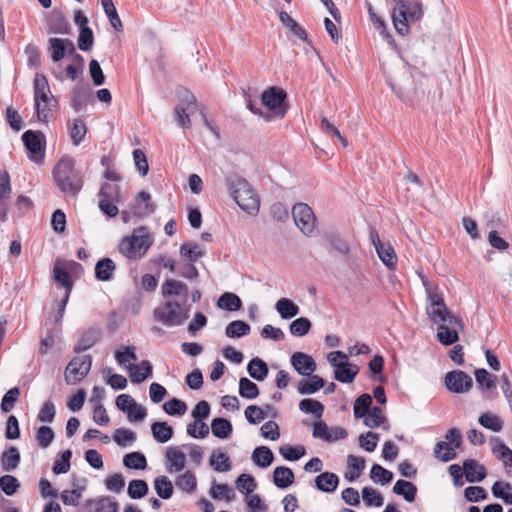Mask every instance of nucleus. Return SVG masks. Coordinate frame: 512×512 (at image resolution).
Masks as SVG:
<instances>
[{
    "label": "nucleus",
    "mask_w": 512,
    "mask_h": 512,
    "mask_svg": "<svg viewBox=\"0 0 512 512\" xmlns=\"http://www.w3.org/2000/svg\"><path fill=\"white\" fill-rule=\"evenodd\" d=\"M372 404V397L369 394L360 395L354 402V416L355 418H364L370 409Z\"/></svg>",
    "instance_id": "51"
},
{
    "label": "nucleus",
    "mask_w": 512,
    "mask_h": 512,
    "mask_svg": "<svg viewBox=\"0 0 512 512\" xmlns=\"http://www.w3.org/2000/svg\"><path fill=\"white\" fill-rule=\"evenodd\" d=\"M52 98L47 78L45 75L37 73L34 78L35 108L39 109L41 103L45 105L50 103Z\"/></svg>",
    "instance_id": "20"
},
{
    "label": "nucleus",
    "mask_w": 512,
    "mask_h": 512,
    "mask_svg": "<svg viewBox=\"0 0 512 512\" xmlns=\"http://www.w3.org/2000/svg\"><path fill=\"white\" fill-rule=\"evenodd\" d=\"M339 477L332 472H323L315 478V486L322 492L332 493L337 489Z\"/></svg>",
    "instance_id": "23"
},
{
    "label": "nucleus",
    "mask_w": 512,
    "mask_h": 512,
    "mask_svg": "<svg viewBox=\"0 0 512 512\" xmlns=\"http://www.w3.org/2000/svg\"><path fill=\"white\" fill-rule=\"evenodd\" d=\"M377 243L379 244V247L376 249L378 257L389 270H394L397 264V256L393 247L390 244H384L381 241H378Z\"/></svg>",
    "instance_id": "26"
},
{
    "label": "nucleus",
    "mask_w": 512,
    "mask_h": 512,
    "mask_svg": "<svg viewBox=\"0 0 512 512\" xmlns=\"http://www.w3.org/2000/svg\"><path fill=\"white\" fill-rule=\"evenodd\" d=\"M78 48L82 51H89L94 45L93 32L89 27H82L78 36Z\"/></svg>",
    "instance_id": "63"
},
{
    "label": "nucleus",
    "mask_w": 512,
    "mask_h": 512,
    "mask_svg": "<svg viewBox=\"0 0 512 512\" xmlns=\"http://www.w3.org/2000/svg\"><path fill=\"white\" fill-rule=\"evenodd\" d=\"M491 490L494 497L502 499L505 504L512 505V485L509 482L496 481Z\"/></svg>",
    "instance_id": "40"
},
{
    "label": "nucleus",
    "mask_w": 512,
    "mask_h": 512,
    "mask_svg": "<svg viewBox=\"0 0 512 512\" xmlns=\"http://www.w3.org/2000/svg\"><path fill=\"white\" fill-rule=\"evenodd\" d=\"M53 176L58 188L66 195H76L83 186L81 174L74 169V161L61 158L54 167Z\"/></svg>",
    "instance_id": "3"
},
{
    "label": "nucleus",
    "mask_w": 512,
    "mask_h": 512,
    "mask_svg": "<svg viewBox=\"0 0 512 512\" xmlns=\"http://www.w3.org/2000/svg\"><path fill=\"white\" fill-rule=\"evenodd\" d=\"M177 96L179 99L175 107L177 122L180 127L188 129L191 126L190 117L195 114L198 109L197 100L194 94L185 88L179 89Z\"/></svg>",
    "instance_id": "8"
},
{
    "label": "nucleus",
    "mask_w": 512,
    "mask_h": 512,
    "mask_svg": "<svg viewBox=\"0 0 512 512\" xmlns=\"http://www.w3.org/2000/svg\"><path fill=\"white\" fill-rule=\"evenodd\" d=\"M113 439L119 446L127 447L135 441L136 435L129 429L119 428L115 431Z\"/></svg>",
    "instance_id": "64"
},
{
    "label": "nucleus",
    "mask_w": 512,
    "mask_h": 512,
    "mask_svg": "<svg viewBox=\"0 0 512 512\" xmlns=\"http://www.w3.org/2000/svg\"><path fill=\"white\" fill-rule=\"evenodd\" d=\"M295 476L289 467L278 466L273 472V482L276 487L285 489L294 483Z\"/></svg>",
    "instance_id": "24"
},
{
    "label": "nucleus",
    "mask_w": 512,
    "mask_h": 512,
    "mask_svg": "<svg viewBox=\"0 0 512 512\" xmlns=\"http://www.w3.org/2000/svg\"><path fill=\"white\" fill-rule=\"evenodd\" d=\"M287 98L286 92L277 87H269L263 91L261 95V102L270 110L272 120L275 118H283L287 112L285 100Z\"/></svg>",
    "instance_id": "9"
},
{
    "label": "nucleus",
    "mask_w": 512,
    "mask_h": 512,
    "mask_svg": "<svg viewBox=\"0 0 512 512\" xmlns=\"http://www.w3.org/2000/svg\"><path fill=\"white\" fill-rule=\"evenodd\" d=\"M20 459L19 450L16 447L11 446L9 449L4 451L1 456L0 462L2 469L8 472L15 470L20 463Z\"/></svg>",
    "instance_id": "32"
},
{
    "label": "nucleus",
    "mask_w": 512,
    "mask_h": 512,
    "mask_svg": "<svg viewBox=\"0 0 512 512\" xmlns=\"http://www.w3.org/2000/svg\"><path fill=\"white\" fill-rule=\"evenodd\" d=\"M217 306L226 311H237L241 309L242 301L238 295L231 292H225L219 297Z\"/></svg>",
    "instance_id": "35"
},
{
    "label": "nucleus",
    "mask_w": 512,
    "mask_h": 512,
    "mask_svg": "<svg viewBox=\"0 0 512 512\" xmlns=\"http://www.w3.org/2000/svg\"><path fill=\"white\" fill-rule=\"evenodd\" d=\"M391 18L396 32L401 36L410 33V24L418 22L424 15V8L419 1L392 0Z\"/></svg>",
    "instance_id": "2"
},
{
    "label": "nucleus",
    "mask_w": 512,
    "mask_h": 512,
    "mask_svg": "<svg viewBox=\"0 0 512 512\" xmlns=\"http://www.w3.org/2000/svg\"><path fill=\"white\" fill-rule=\"evenodd\" d=\"M229 192L238 206L250 215H256L259 211L260 201L247 180L240 177L227 179Z\"/></svg>",
    "instance_id": "4"
},
{
    "label": "nucleus",
    "mask_w": 512,
    "mask_h": 512,
    "mask_svg": "<svg viewBox=\"0 0 512 512\" xmlns=\"http://www.w3.org/2000/svg\"><path fill=\"white\" fill-rule=\"evenodd\" d=\"M393 492L403 496L407 502H413L417 494V487L410 481L398 480L393 487Z\"/></svg>",
    "instance_id": "34"
},
{
    "label": "nucleus",
    "mask_w": 512,
    "mask_h": 512,
    "mask_svg": "<svg viewBox=\"0 0 512 512\" xmlns=\"http://www.w3.org/2000/svg\"><path fill=\"white\" fill-rule=\"evenodd\" d=\"M166 469L169 473L181 472L186 465V455L178 446H169L165 452Z\"/></svg>",
    "instance_id": "19"
},
{
    "label": "nucleus",
    "mask_w": 512,
    "mask_h": 512,
    "mask_svg": "<svg viewBox=\"0 0 512 512\" xmlns=\"http://www.w3.org/2000/svg\"><path fill=\"white\" fill-rule=\"evenodd\" d=\"M329 364L335 368L334 378L341 383H351L359 373L356 364L348 362V355L342 351H332L327 355Z\"/></svg>",
    "instance_id": "7"
},
{
    "label": "nucleus",
    "mask_w": 512,
    "mask_h": 512,
    "mask_svg": "<svg viewBox=\"0 0 512 512\" xmlns=\"http://www.w3.org/2000/svg\"><path fill=\"white\" fill-rule=\"evenodd\" d=\"M299 410L305 414H312L320 419L324 413V405L318 400L304 398L299 402Z\"/></svg>",
    "instance_id": "36"
},
{
    "label": "nucleus",
    "mask_w": 512,
    "mask_h": 512,
    "mask_svg": "<svg viewBox=\"0 0 512 512\" xmlns=\"http://www.w3.org/2000/svg\"><path fill=\"white\" fill-rule=\"evenodd\" d=\"M127 493L132 499L143 498L148 493V484L142 479H133L129 482Z\"/></svg>",
    "instance_id": "52"
},
{
    "label": "nucleus",
    "mask_w": 512,
    "mask_h": 512,
    "mask_svg": "<svg viewBox=\"0 0 512 512\" xmlns=\"http://www.w3.org/2000/svg\"><path fill=\"white\" fill-rule=\"evenodd\" d=\"M116 406L119 410L126 412L128 419L132 422L142 421L146 417V410L128 394L119 395L116 398Z\"/></svg>",
    "instance_id": "13"
},
{
    "label": "nucleus",
    "mask_w": 512,
    "mask_h": 512,
    "mask_svg": "<svg viewBox=\"0 0 512 512\" xmlns=\"http://www.w3.org/2000/svg\"><path fill=\"white\" fill-rule=\"evenodd\" d=\"M187 434L193 438H205L209 434V427L205 422L195 419L187 425Z\"/></svg>",
    "instance_id": "62"
},
{
    "label": "nucleus",
    "mask_w": 512,
    "mask_h": 512,
    "mask_svg": "<svg viewBox=\"0 0 512 512\" xmlns=\"http://www.w3.org/2000/svg\"><path fill=\"white\" fill-rule=\"evenodd\" d=\"M251 327L242 320H234L230 322L225 329V334L229 338H240L250 333Z\"/></svg>",
    "instance_id": "39"
},
{
    "label": "nucleus",
    "mask_w": 512,
    "mask_h": 512,
    "mask_svg": "<svg viewBox=\"0 0 512 512\" xmlns=\"http://www.w3.org/2000/svg\"><path fill=\"white\" fill-rule=\"evenodd\" d=\"M296 226L303 234L311 236L316 229V217L313 210L305 203H297L292 208Z\"/></svg>",
    "instance_id": "11"
},
{
    "label": "nucleus",
    "mask_w": 512,
    "mask_h": 512,
    "mask_svg": "<svg viewBox=\"0 0 512 512\" xmlns=\"http://www.w3.org/2000/svg\"><path fill=\"white\" fill-rule=\"evenodd\" d=\"M175 485L184 492L192 493L197 486L196 476L191 471H186L176 478Z\"/></svg>",
    "instance_id": "43"
},
{
    "label": "nucleus",
    "mask_w": 512,
    "mask_h": 512,
    "mask_svg": "<svg viewBox=\"0 0 512 512\" xmlns=\"http://www.w3.org/2000/svg\"><path fill=\"white\" fill-rule=\"evenodd\" d=\"M123 349V351H116L115 358L119 365L128 369V367L135 365V362L137 361V355L135 353V348L132 346H126L123 347Z\"/></svg>",
    "instance_id": "47"
},
{
    "label": "nucleus",
    "mask_w": 512,
    "mask_h": 512,
    "mask_svg": "<svg viewBox=\"0 0 512 512\" xmlns=\"http://www.w3.org/2000/svg\"><path fill=\"white\" fill-rule=\"evenodd\" d=\"M478 422L482 427L493 432H500L503 428L502 419L499 416L488 412L480 415Z\"/></svg>",
    "instance_id": "44"
},
{
    "label": "nucleus",
    "mask_w": 512,
    "mask_h": 512,
    "mask_svg": "<svg viewBox=\"0 0 512 512\" xmlns=\"http://www.w3.org/2000/svg\"><path fill=\"white\" fill-rule=\"evenodd\" d=\"M211 430L215 437L226 439L232 433L233 427L231 422L225 418H214L211 422Z\"/></svg>",
    "instance_id": "37"
},
{
    "label": "nucleus",
    "mask_w": 512,
    "mask_h": 512,
    "mask_svg": "<svg viewBox=\"0 0 512 512\" xmlns=\"http://www.w3.org/2000/svg\"><path fill=\"white\" fill-rule=\"evenodd\" d=\"M92 366L91 355L73 358L67 365L65 370V382L68 385H74L84 379L89 373Z\"/></svg>",
    "instance_id": "10"
},
{
    "label": "nucleus",
    "mask_w": 512,
    "mask_h": 512,
    "mask_svg": "<svg viewBox=\"0 0 512 512\" xmlns=\"http://www.w3.org/2000/svg\"><path fill=\"white\" fill-rule=\"evenodd\" d=\"M100 338V332L98 329H88L85 332H83L80 340L78 341L77 345L74 347L75 353H82L86 350L90 349L95 345V343Z\"/></svg>",
    "instance_id": "25"
},
{
    "label": "nucleus",
    "mask_w": 512,
    "mask_h": 512,
    "mask_svg": "<svg viewBox=\"0 0 512 512\" xmlns=\"http://www.w3.org/2000/svg\"><path fill=\"white\" fill-rule=\"evenodd\" d=\"M426 287L429 304L426 313L429 319L437 325V339L445 346L454 344L459 340V331L462 330V320L452 313L446 306L443 297L431 287Z\"/></svg>",
    "instance_id": "1"
},
{
    "label": "nucleus",
    "mask_w": 512,
    "mask_h": 512,
    "mask_svg": "<svg viewBox=\"0 0 512 512\" xmlns=\"http://www.w3.org/2000/svg\"><path fill=\"white\" fill-rule=\"evenodd\" d=\"M279 453L288 461H297L305 455L306 450L302 445H285L279 448Z\"/></svg>",
    "instance_id": "58"
},
{
    "label": "nucleus",
    "mask_w": 512,
    "mask_h": 512,
    "mask_svg": "<svg viewBox=\"0 0 512 512\" xmlns=\"http://www.w3.org/2000/svg\"><path fill=\"white\" fill-rule=\"evenodd\" d=\"M362 498L367 506L380 507L384 501L381 493L372 487H364L362 489Z\"/></svg>",
    "instance_id": "60"
},
{
    "label": "nucleus",
    "mask_w": 512,
    "mask_h": 512,
    "mask_svg": "<svg viewBox=\"0 0 512 512\" xmlns=\"http://www.w3.org/2000/svg\"><path fill=\"white\" fill-rule=\"evenodd\" d=\"M187 303L174 299L165 300L154 309V318L168 327L180 326L188 318Z\"/></svg>",
    "instance_id": "6"
},
{
    "label": "nucleus",
    "mask_w": 512,
    "mask_h": 512,
    "mask_svg": "<svg viewBox=\"0 0 512 512\" xmlns=\"http://www.w3.org/2000/svg\"><path fill=\"white\" fill-rule=\"evenodd\" d=\"M43 134L38 131L27 130L22 135V141L31 154L29 158L36 163H40L43 160V145H42Z\"/></svg>",
    "instance_id": "14"
},
{
    "label": "nucleus",
    "mask_w": 512,
    "mask_h": 512,
    "mask_svg": "<svg viewBox=\"0 0 512 512\" xmlns=\"http://www.w3.org/2000/svg\"><path fill=\"white\" fill-rule=\"evenodd\" d=\"M311 321L306 317H300L291 322L290 333L296 337L305 336L311 329Z\"/></svg>",
    "instance_id": "53"
},
{
    "label": "nucleus",
    "mask_w": 512,
    "mask_h": 512,
    "mask_svg": "<svg viewBox=\"0 0 512 512\" xmlns=\"http://www.w3.org/2000/svg\"><path fill=\"white\" fill-rule=\"evenodd\" d=\"M463 472L466 480L470 483L480 482L486 476V469L473 459L465 460L463 463Z\"/></svg>",
    "instance_id": "22"
},
{
    "label": "nucleus",
    "mask_w": 512,
    "mask_h": 512,
    "mask_svg": "<svg viewBox=\"0 0 512 512\" xmlns=\"http://www.w3.org/2000/svg\"><path fill=\"white\" fill-rule=\"evenodd\" d=\"M290 362L292 367L301 376H310L317 369V365L313 357L304 352H295L291 356Z\"/></svg>",
    "instance_id": "17"
},
{
    "label": "nucleus",
    "mask_w": 512,
    "mask_h": 512,
    "mask_svg": "<svg viewBox=\"0 0 512 512\" xmlns=\"http://www.w3.org/2000/svg\"><path fill=\"white\" fill-rule=\"evenodd\" d=\"M275 309L283 319H291L300 312L298 305L288 298H280L276 302Z\"/></svg>",
    "instance_id": "30"
},
{
    "label": "nucleus",
    "mask_w": 512,
    "mask_h": 512,
    "mask_svg": "<svg viewBox=\"0 0 512 512\" xmlns=\"http://www.w3.org/2000/svg\"><path fill=\"white\" fill-rule=\"evenodd\" d=\"M434 454L442 462H448L456 457L454 448L445 441H440L436 444Z\"/></svg>",
    "instance_id": "56"
},
{
    "label": "nucleus",
    "mask_w": 512,
    "mask_h": 512,
    "mask_svg": "<svg viewBox=\"0 0 512 512\" xmlns=\"http://www.w3.org/2000/svg\"><path fill=\"white\" fill-rule=\"evenodd\" d=\"M163 410L171 416H182L187 411V405L184 401H181L177 398H173L163 405Z\"/></svg>",
    "instance_id": "61"
},
{
    "label": "nucleus",
    "mask_w": 512,
    "mask_h": 512,
    "mask_svg": "<svg viewBox=\"0 0 512 512\" xmlns=\"http://www.w3.org/2000/svg\"><path fill=\"white\" fill-rule=\"evenodd\" d=\"M249 375L257 380L263 381L269 372L267 364L260 358H253L247 365Z\"/></svg>",
    "instance_id": "33"
},
{
    "label": "nucleus",
    "mask_w": 512,
    "mask_h": 512,
    "mask_svg": "<svg viewBox=\"0 0 512 512\" xmlns=\"http://www.w3.org/2000/svg\"><path fill=\"white\" fill-rule=\"evenodd\" d=\"M209 462L213 469L217 472H227L231 469L230 459L223 452L212 454Z\"/></svg>",
    "instance_id": "57"
},
{
    "label": "nucleus",
    "mask_w": 512,
    "mask_h": 512,
    "mask_svg": "<svg viewBox=\"0 0 512 512\" xmlns=\"http://www.w3.org/2000/svg\"><path fill=\"white\" fill-rule=\"evenodd\" d=\"M130 378L133 383H141L152 375V365L148 360H143L139 365L128 367Z\"/></svg>",
    "instance_id": "28"
},
{
    "label": "nucleus",
    "mask_w": 512,
    "mask_h": 512,
    "mask_svg": "<svg viewBox=\"0 0 512 512\" xmlns=\"http://www.w3.org/2000/svg\"><path fill=\"white\" fill-rule=\"evenodd\" d=\"M154 487L157 495L162 499H169L173 495V484L171 480L165 475H161L155 478Z\"/></svg>",
    "instance_id": "41"
},
{
    "label": "nucleus",
    "mask_w": 512,
    "mask_h": 512,
    "mask_svg": "<svg viewBox=\"0 0 512 512\" xmlns=\"http://www.w3.org/2000/svg\"><path fill=\"white\" fill-rule=\"evenodd\" d=\"M69 133L72 143L75 146H78L83 141L87 133V128L83 120L74 119L72 124L69 126Z\"/></svg>",
    "instance_id": "49"
},
{
    "label": "nucleus",
    "mask_w": 512,
    "mask_h": 512,
    "mask_svg": "<svg viewBox=\"0 0 512 512\" xmlns=\"http://www.w3.org/2000/svg\"><path fill=\"white\" fill-rule=\"evenodd\" d=\"M49 53L53 62H59L65 54L74 53V43L72 40L65 38H50L49 39Z\"/></svg>",
    "instance_id": "16"
},
{
    "label": "nucleus",
    "mask_w": 512,
    "mask_h": 512,
    "mask_svg": "<svg viewBox=\"0 0 512 512\" xmlns=\"http://www.w3.org/2000/svg\"><path fill=\"white\" fill-rule=\"evenodd\" d=\"M123 463L127 468L143 470L147 466L146 457L140 452H131L124 456Z\"/></svg>",
    "instance_id": "50"
},
{
    "label": "nucleus",
    "mask_w": 512,
    "mask_h": 512,
    "mask_svg": "<svg viewBox=\"0 0 512 512\" xmlns=\"http://www.w3.org/2000/svg\"><path fill=\"white\" fill-rule=\"evenodd\" d=\"M153 438L159 443H166L174 435L173 428L167 422H154L151 425Z\"/></svg>",
    "instance_id": "29"
},
{
    "label": "nucleus",
    "mask_w": 512,
    "mask_h": 512,
    "mask_svg": "<svg viewBox=\"0 0 512 512\" xmlns=\"http://www.w3.org/2000/svg\"><path fill=\"white\" fill-rule=\"evenodd\" d=\"M103 9L112 27L116 31H122L123 25L112 0H104Z\"/></svg>",
    "instance_id": "55"
},
{
    "label": "nucleus",
    "mask_w": 512,
    "mask_h": 512,
    "mask_svg": "<svg viewBox=\"0 0 512 512\" xmlns=\"http://www.w3.org/2000/svg\"><path fill=\"white\" fill-rule=\"evenodd\" d=\"M152 244L153 238L148 229L141 226L120 241L118 250L129 260H138L146 254Z\"/></svg>",
    "instance_id": "5"
},
{
    "label": "nucleus",
    "mask_w": 512,
    "mask_h": 512,
    "mask_svg": "<svg viewBox=\"0 0 512 512\" xmlns=\"http://www.w3.org/2000/svg\"><path fill=\"white\" fill-rule=\"evenodd\" d=\"M385 422L387 419L383 414V409L378 406H374L364 417V424L369 428H378Z\"/></svg>",
    "instance_id": "45"
},
{
    "label": "nucleus",
    "mask_w": 512,
    "mask_h": 512,
    "mask_svg": "<svg viewBox=\"0 0 512 512\" xmlns=\"http://www.w3.org/2000/svg\"><path fill=\"white\" fill-rule=\"evenodd\" d=\"M12 192L10 176L7 171H0V221L8 219V200Z\"/></svg>",
    "instance_id": "18"
},
{
    "label": "nucleus",
    "mask_w": 512,
    "mask_h": 512,
    "mask_svg": "<svg viewBox=\"0 0 512 512\" xmlns=\"http://www.w3.org/2000/svg\"><path fill=\"white\" fill-rule=\"evenodd\" d=\"M256 481L249 474H241L236 480V488L242 494L248 495L256 489Z\"/></svg>",
    "instance_id": "59"
},
{
    "label": "nucleus",
    "mask_w": 512,
    "mask_h": 512,
    "mask_svg": "<svg viewBox=\"0 0 512 512\" xmlns=\"http://www.w3.org/2000/svg\"><path fill=\"white\" fill-rule=\"evenodd\" d=\"M116 269L114 261L110 258H103L96 263L95 276L100 281L111 280Z\"/></svg>",
    "instance_id": "27"
},
{
    "label": "nucleus",
    "mask_w": 512,
    "mask_h": 512,
    "mask_svg": "<svg viewBox=\"0 0 512 512\" xmlns=\"http://www.w3.org/2000/svg\"><path fill=\"white\" fill-rule=\"evenodd\" d=\"M239 394L246 399H255L259 395L258 386L246 377L239 381Z\"/></svg>",
    "instance_id": "54"
},
{
    "label": "nucleus",
    "mask_w": 512,
    "mask_h": 512,
    "mask_svg": "<svg viewBox=\"0 0 512 512\" xmlns=\"http://www.w3.org/2000/svg\"><path fill=\"white\" fill-rule=\"evenodd\" d=\"M370 479L374 483H379L381 485L388 484L393 479V473L385 468H383L379 464H374L371 467L370 471Z\"/></svg>",
    "instance_id": "48"
},
{
    "label": "nucleus",
    "mask_w": 512,
    "mask_h": 512,
    "mask_svg": "<svg viewBox=\"0 0 512 512\" xmlns=\"http://www.w3.org/2000/svg\"><path fill=\"white\" fill-rule=\"evenodd\" d=\"M252 460L255 465L261 468H267L273 463L274 454L267 446L256 447L252 453Z\"/></svg>",
    "instance_id": "31"
},
{
    "label": "nucleus",
    "mask_w": 512,
    "mask_h": 512,
    "mask_svg": "<svg viewBox=\"0 0 512 512\" xmlns=\"http://www.w3.org/2000/svg\"><path fill=\"white\" fill-rule=\"evenodd\" d=\"M137 213L139 216H148L155 212V205L151 202V195L148 192L141 191L138 194Z\"/></svg>",
    "instance_id": "46"
},
{
    "label": "nucleus",
    "mask_w": 512,
    "mask_h": 512,
    "mask_svg": "<svg viewBox=\"0 0 512 512\" xmlns=\"http://www.w3.org/2000/svg\"><path fill=\"white\" fill-rule=\"evenodd\" d=\"M49 29L57 34H69L70 25L61 13H53L48 20Z\"/></svg>",
    "instance_id": "38"
},
{
    "label": "nucleus",
    "mask_w": 512,
    "mask_h": 512,
    "mask_svg": "<svg viewBox=\"0 0 512 512\" xmlns=\"http://www.w3.org/2000/svg\"><path fill=\"white\" fill-rule=\"evenodd\" d=\"M445 385L447 389L453 393L468 392L473 385L472 378L461 370H453L446 374Z\"/></svg>",
    "instance_id": "12"
},
{
    "label": "nucleus",
    "mask_w": 512,
    "mask_h": 512,
    "mask_svg": "<svg viewBox=\"0 0 512 512\" xmlns=\"http://www.w3.org/2000/svg\"><path fill=\"white\" fill-rule=\"evenodd\" d=\"M308 378L301 379L298 382L297 391L301 395H310L318 392L320 389L324 388L325 381L319 375H315L314 373Z\"/></svg>",
    "instance_id": "21"
},
{
    "label": "nucleus",
    "mask_w": 512,
    "mask_h": 512,
    "mask_svg": "<svg viewBox=\"0 0 512 512\" xmlns=\"http://www.w3.org/2000/svg\"><path fill=\"white\" fill-rule=\"evenodd\" d=\"M161 292L165 300L174 299L183 303L188 301V286L181 281L167 279L161 286Z\"/></svg>",
    "instance_id": "15"
},
{
    "label": "nucleus",
    "mask_w": 512,
    "mask_h": 512,
    "mask_svg": "<svg viewBox=\"0 0 512 512\" xmlns=\"http://www.w3.org/2000/svg\"><path fill=\"white\" fill-rule=\"evenodd\" d=\"M180 254L190 262H196L205 255V250L199 244L189 242L180 246Z\"/></svg>",
    "instance_id": "42"
}]
</instances>
